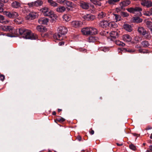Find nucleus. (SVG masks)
Segmentation results:
<instances>
[{"label":"nucleus","mask_w":152,"mask_h":152,"mask_svg":"<svg viewBox=\"0 0 152 152\" xmlns=\"http://www.w3.org/2000/svg\"><path fill=\"white\" fill-rule=\"evenodd\" d=\"M19 35H22L23 37L26 39H35L37 38L36 35L32 34L31 31L24 28H21L19 29Z\"/></svg>","instance_id":"1"},{"label":"nucleus","mask_w":152,"mask_h":152,"mask_svg":"<svg viewBox=\"0 0 152 152\" xmlns=\"http://www.w3.org/2000/svg\"><path fill=\"white\" fill-rule=\"evenodd\" d=\"M138 31L140 34L143 36H145V37L146 39H149L150 38V34H149L148 32L143 27H139Z\"/></svg>","instance_id":"2"},{"label":"nucleus","mask_w":152,"mask_h":152,"mask_svg":"<svg viewBox=\"0 0 152 152\" xmlns=\"http://www.w3.org/2000/svg\"><path fill=\"white\" fill-rule=\"evenodd\" d=\"M39 14L37 12H30L25 17L27 20L34 19L38 17Z\"/></svg>","instance_id":"3"},{"label":"nucleus","mask_w":152,"mask_h":152,"mask_svg":"<svg viewBox=\"0 0 152 152\" xmlns=\"http://www.w3.org/2000/svg\"><path fill=\"white\" fill-rule=\"evenodd\" d=\"M51 10H50L49 9L48 7H43L40 9V11L45 16H48L49 15V14Z\"/></svg>","instance_id":"4"},{"label":"nucleus","mask_w":152,"mask_h":152,"mask_svg":"<svg viewBox=\"0 0 152 152\" xmlns=\"http://www.w3.org/2000/svg\"><path fill=\"white\" fill-rule=\"evenodd\" d=\"M58 30L59 33L63 35L66 34L67 32V28L64 26H61L58 27Z\"/></svg>","instance_id":"5"},{"label":"nucleus","mask_w":152,"mask_h":152,"mask_svg":"<svg viewBox=\"0 0 152 152\" xmlns=\"http://www.w3.org/2000/svg\"><path fill=\"white\" fill-rule=\"evenodd\" d=\"M141 4L144 6L149 7L152 6V2L150 0H142Z\"/></svg>","instance_id":"6"},{"label":"nucleus","mask_w":152,"mask_h":152,"mask_svg":"<svg viewBox=\"0 0 152 152\" xmlns=\"http://www.w3.org/2000/svg\"><path fill=\"white\" fill-rule=\"evenodd\" d=\"M71 23L72 26L75 28H79L82 25L81 22L78 20H73L71 22Z\"/></svg>","instance_id":"7"},{"label":"nucleus","mask_w":152,"mask_h":152,"mask_svg":"<svg viewBox=\"0 0 152 152\" xmlns=\"http://www.w3.org/2000/svg\"><path fill=\"white\" fill-rule=\"evenodd\" d=\"M99 25L102 28H106L108 26L109 22L107 20H102L100 22Z\"/></svg>","instance_id":"8"},{"label":"nucleus","mask_w":152,"mask_h":152,"mask_svg":"<svg viewBox=\"0 0 152 152\" xmlns=\"http://www.w3.org/2000/svg\"><path fill=\"white\" fill-rule=\"evenodd\" d=\"M64 35L61 34L58 32V33L55 34L53 36L54 39L55 40H61L63 39Z\"/></svg>","instance_id":"9"},{"label":"nucleus","mask_w":152,"mask_h":152,"mask_svg":"<svg viewBox=\"0 0 152 152\" xmlns=\"http://www.w3.org/2000/svg\"><path fill=\"white\" fill-rule=\"evenodd\" d=\"M83 18L86 20H93L95 19V16L89 14H87L83 15Z\"/></svg>","instance_id":"10"},{"label":"nucleus","mask_w":152,"mask_h":152,"mask_svg":"<svg viewBox=\"0 0 152 152\" xmlns=\"http://www.w3.org/2000/svg\"><path fill=\"white\" fill-rule=\"evenodd\" d=\"M127 10L131 13H134L136 12L141 11L142 9L140 7H136L134 8L131 7L127 9Z\"/></svg>","instance_id":"11"},{"label":"nucleus","mask_w":152,"mask_h":152,"mask_svg":"<svg viewBox=\"0 0 152 152\" xmlns=\"http://www.w3.org/2000/svg\"><path fill=\"white\" fill-rule=\"evenodd\" d=\"M48 19L46 18H40L38 20L39 23L41 24H47V23L48 22Z\"/></svg>","instance_id":"12"},{"label":"nucleus","mask_w":152,"mask_h":152,"mask_svg":"<svg viewBox=\"0 0 152 152\" xmlns=\"http://www.w3.org/2000/svg\"><path fill=\"white\" fill-rule=\"evenodd\" d=\"M36 28L38 31L41 32H44L47 31V28L42 26H38Z\"/></svg>","instance_id":"13"},{"label":"nucleus","mask_w":152,"mask_h":152,"mask_svg":"<svg viewBox=\"0 0 152 152\" xmlns=\"http://www.w3.org/2000/svg\"><path fill=\"white\" fill-rule=\"evenodd\" d=\"M131 1L129 0H126L121 2L120 3V5L121 9H122L124 7L126 6L129 4Z\"/></svg>","instance_id":"14"},{"label":"nucleus","mask_w":152,"mask_h":152,"mask_svg":"<svg viewBox=\"0 0 152 152\" xmlns=\"http://www.w3.org/2000/svg\"><path fill=\"white\" fill-rule=\"evenodd\" d=\"M82 33L84 35H90L89 27L83 28L81 30Z\"/></svg>","instance_id":"15"},{"label":"nucleus","mask_w":152,"mask_h":152,"mask_svg":"<svg viewBox=\"0 0 152 152\" xmlns=\"http://www.w3.org/2000/svg\"><path fill=\"white\" fill-rule=\"evenodd\" d=\"M131 21L133 23H140L142 21V19L138 17H135L132 18Z\"/></svg>","instance_id":"16"},{"label":"nucleus","mask_w":152,"mask_h":152,"mask_svg":"<svg viewBox=\"0 0 152 152\" xmlns=\"http://www.w3.org/2000/svg\"><path fill=\"white\" fill-rule=\"evenodd\" d=\"M123 40L125 42H131L132 40V38L128 34H125L122 37Z\"/></svg>","instance_id":"17"},{"label":"nucleus","mask_w":152,"mask_h":152,"mask_svg":"<svg viewBox=\"0 0 152 152\" xmlns=\"http://www.w3.org/2000/svg\"><path fill=\"white\" fill-rule=\"evenodd\" d=\"M80 6L84 9H88L89 6L88 3L81 1L80 3Z\"/></svg>","instance_id":"18"},{"label":"nucleus","mask_w":152,"mask_h":152,"mask_svg":"<svg viewBox=\"0 0 152 152\" xmlns=\"http://www.w3.org/2000/svg\"><path fill=\"white\" fill-rule=\"evenodd\" d=\"M66 10V8L65 7L60 6L56 8V10L58 12L63 13Z\"/></svg>","instance_id":"19"},{"label":"nucleus","mask_w":152,"mask_h":152,"mask_svg":"<svg viewBox=\"0 0 152 152\" xmlns=\"http://www.w3.org/2000/svg\"><path fill=\"white\" fill-rule=\"evenodd\" d=\"M48 16H49L53 20L57 19L58 18L57 16L52 11L50 12L49 15H48Z\"/></svg>","instance_id":"20"},{"label":"nucleus","mask_w":152,"mask_h":152,"mask_svg":"<svg viewBox=\"0 0 152 152\" xmlns=\"http://www.w3.org/2000/svg\"><path fill=\"white\" fill-rule=\"evenodd\" d=\"M71 17V15L68 14H64L62 17L64 20L66 22H68L70 20Z\"/></svg>","instance_id":"21"},{"label":"nucleus","mask_w":152,"mask_h":152,"mask_svg":"<svg viewBox=\"0 0 152 152\" xmlns=\"http://www.w3.org/2000/svg\"><path fill=\"white\" fill-rule=\"evenodd\" d=\"M90 35L96 34L97 33V29L95 28L89 27Z\"/></svg>","instance_id":"22"},{"label":"nucleus","mask_w":152,"mask_h":152,"mask_svg":"<svg viewBox=\"0 0 152 152\" xmlns=\"http://www.w3.org/2000/svg\"><path fill=\"white\" fill-rule=\"evenodd\" d=\"M110 36L113 38H116L118 36V33L117 31H113L110 33Z\"/></svg>","instance_id":"23"},{"label":"nucleus","mask_w":152,"mask_h":152,"mask_svg":"<svg viewBox=\"0 0 152 152\" xmlns=\"http://www.w3.org/2000/svg\"><path fill=\"white\" fill-rule=\"evenodd\" d=\"M117 26V24L114 22L112 21L109 23L108 27L110 28H115Z\"/></svg>","instance_id":"24"},{"label":"nucleus","mask_w":152,"mask_h":152,"mask_svg":"<svg viewBox=\"0 0 152 152\" xmlns=\"http://www.w3.org/2000/svg\"><path fill=\"white\" fill-rule=\"evenodd\" d=\"M123 27L126 30L129 32L132 31V28L131 26L129 24H126L124 25Z\"/></svg>","instance_id":"25"},{"label":"nucleus","mask_w":152,"mask_h":152,"mask_svg":"<svg viewBox=\"0 0 152 152\" xmlns=\"http://www.w3.org/2000/svg\"><path fill=\"white\" fill-rule=\"evenodd\" d=\"M50 5L52 7H57L58 4L54 1L53 0H48V1Z\"/></svg>","instance_id":"26"},{"label":"nucleus","mask_w":152,"mask_h":152,"mask_svg":"<svg viewBox=\"0 0 152 152\" xmlns=\"http://www.w3.org/2000/svg\"><path fill=\"white\" fill-rule=\"evenodd\" d=\"M12 6L14 8H18L20 7V4L18 1H15L12 4Z\"/></svg>","instance_id":"27"},{"label":"nucleus","mask_w":152,"mask_h":152,"mask_svg":"<svg viewBox=\"0 0 152 152\" xmlns=\"http://www.w3.org/2000/svg\"><path fill=\"white\" fill-rule=\"evenodd\" d=\"M141 46L143 48H146L150 45L149 42L147 41H143L141 43Z\"/></svg>","instance_id":"28"},{"label":"nucleus","mask_w":152,"mask_h":152,"mask_svg":"<svg viewBox=\"0 0 152 152\" xmlns=\"http://www.w3.org/2000/svg\"><path fill=\"white\" fill-rule=\"evenodd\" d=\"M145 23L148 28L150 29L152 28V22L151 21L146 20L145 21Z\"/></svg>","instance_id":"29"},{"label":"nucleus","mask_w":152,"mask_h":152,"mask_svg":"<svg viewBox=\"0 0 152 152\" xmlns=\"http://www.w3.org/2000/svg\"><path fill=\"white\" fill-rule=\"evenodd\" d=\"M3 14L9 18H12V12L4 11L3 12Z\"/></svg>","instance_id":"30"},{"label":"nucleus","mask_w":152,"mask_h":152,"mask_svg":"<svg viewBox=\"0 0 152 152\" xmlns=\"http://www.w3.org/2000/svg\"><path fill=\"white\" fill-rule=\"evenodd\" d=\"M65 4L68 7L71 8L73 7V6L74 5L72 2L67 0H66V1L64 4V5Z\"/></svg>","instance_id":"31"},{"label":"nucleus","mask_w":152,"mask_h":152,"mask_svg":"<svg viewBox=\"0 0 152 152\" xmlns=\"http://www.w3.org/2000/svg\"><path fill=\"white\" fill-rule=\"evenodd\" d=\"M65 119L60 117H58L55 120V122L57 123V122H62L65 121Z\"/></svg>","instance_id":"32"},{"label":"nucleus","mask_w":152,"mask_h":152,"mask_svg":"<svg viewBox=\"0 0 152 152\" xmlns=\"http://www.w3.org/2000/svg\"><path fill=\"white\" fill-rule=\"evenodd\" d=\"M97 40V38L94 37H90L88 39V41L89 42H94Z\"/></svg>","instance_id":"33"},{"label":"nucleus","mask_w":152,"mask_h":152,"mask_svg":"<svg viewBox=\"0 0 152 152\" xmlns=\"http://www.w3.org/2000/svg\"><path fill=\"white\" fill-rule=\"evenodd\" d=\"M35 6L38 7L42 5L43 4V2L41 1H37L34 2Z\"/></svg>","instance_id":"34"},{"label":"nucleus","mask_w":152,"mask_h":152,"mask_svg":"<svg viewBox=\"0 0 152 152\" xmlns=\"http://www.w3.org/2000/svg\"><path fill=\"white\" fill-rule=\"evenodd\" d=\"M23 21V19L21 18H16L15 20V22L17 24H20Z\"/></svg>","instance_id":"35"},{"label":"nucleus","mask_w":152,"mask_h":152,"mask_svg":"<svg viewBox=\"0 0 152 152\" xmlns=\"http://www.w3.org/2000/svg\"><path fill=\"white\" fill-rule=\"evenodd\" d=\"M115 43L118 46H124L125 45V44L124 43L118 40H116L115 42Z\"/></svg>","instance_id":"36"},{"label":"nucleus","mask_w":152,"mask_h":152,"mask_svg":"<svg viewBox=\"0 0 152 152\" xmlns=\"http://www.w3.org/2000/svg\"><path fill=\"white\" fill-rule=\"evenodd\" d=\"M105 16L106 14L103 12H102L98 14V17L99 18H101L104 17Z\"/></svg>","instance_id":"37"},{"label":"nucleus","mask_w":152,"mask_h":152,"mask_svg":"<svg viewBox=\"0 0 152 152\" xmlns=\"http://www.w3.org/2000/svg\"><path fill=\"white\" fill-rule=\"evenodd\" d=\"M120 0H109L108 3L111 4H114L116 2H118Z\"/></svg>","instance_id":"38"},{"label":"nucleus","mask_w":152,"mask_h":152,"mask_svg":"<svg viewBox=\"0 0 152 152\" xmlns=\"http://www.w3.org/2000/svg\"><path fill=\"white\" fill-rule=\"evenodd\" d=\"M113 15L115 17L116 22L120 20L121 19V17L119 15L115 14H114Z\"/></svg>","instance_id":"39"},{"label":"nucleus","mask_w":152,"mask_h":152,"mask_svg":"<svg viewBox=\"0 0 152 152\" xmlns=\"http://www.w3.org/2000/svg\"><path fill=\"white\" fill-rule=\"evenodd\" d=\"M6 31H12L13 29V27L11 26H7Z\"/></svg>","instance_id":"40"},{"label":"nucleus","mask_w":152,"mask_h":152,"mask_svg":"<svg viewBox=\"0 0 152 152\" xmlns=\"http://www.w3.org/2000/svg\"><path fill=\"white\" fill-rule=\"evenodd\" d=\"M12 18H16L18 16V13L15 12H12Z\"/></svg>","instance_id":"41"},{"label":"nucleus","mask_w":152,"mask_h":152,"mask_svg":"<svg viewBox=\"0 0 152 152\" xmlns=\"http://www.w3.org/2000/svg\"><path fill=\"white\" fill-rule=\"evenodd\" d=\"M129 148L134 151L136 149V147L133 144H131L129 145Z\"/></svg>","instance_id":"42"},{"label":"nucleus","mask_w":152,"mask_h":152,"mask_svg":"<svg viewBox=\"0 0 152 152\" xmlns=\"http://www.w3.org/2000/svg\"><path fill=\"white\" fill-rule=\"evenodd\" d=\"M7 26H0V29L1 30L6 31Z\"/></svg>","instance_id":"43"},{"label":"nucleus","mask_w":152,"mask_h":152,"mask_svg":"<svg viewBox=\"0 0 152 152\" xmlns=\"http://www.w3.org/2000/svg\"><path fill=\"white\" fill-rule=\"evenodd\" d=\"M28 5L30 7H35L34 2L29 3L28 4Z\"/></svg>","instance_id":"44"},{"label":"nucleus","mask_w":152,"mask_h":152,"mask_svg":"<svg viewBox=\"0 0 152 152\" xmlns=\"http://www.w3.org/2000/svg\"><path fill=\"white\" fill-rule=\"evenodd\" d=\"M66 0H57V1L60 4H64Z\"/></svg>","instance_id":"45"},{"label":"nucleus","mask_w":152,"mask_h":152,"mask_svg":"<svg viewBox=\"0 0 152 152\" xmlns=\"http://www.w3.org/2000/svg\"><path fill=\"white\" fill-rule=\"evenodd\" d=\"M144 14L146 16H149L151 15L152 14L151 12L147 11L145 12L144 13Z\"/></svg>","instance_id":"46"},{"label":"nucleus","mask_w":152,"mask_h":152,"mask_svg":"<svg viewBox=\"0 0 152 152\" xmlns=\"http://www.w3.org/2000/svg\"><path fill=\"white\" fill-rule=\"evenodd\" d=\"M14 34L18 36L19 35V29H16L14 31Z\"/></svg>","instance_id":"47"},{"label":"nucleus","mask_w":152,"mask_h":152,"mask_svg":"<svg viewBox=\"0 0 152 152\" xmlns=\"http://www.w3.org/2000/svg\"><path fill=\"white\" fill-rule=\"evenodd\" d=\"M125 49L127 52L130 53L134 52L135 51V50L133 49H128V50L127 49Z\"/></svg>","instance_id":"48"},{"label":"nucleus","mask_w":152,"mask_h":152,"mask_svg":"<svg viewBox=\"0 0 152 152\" xmlns=\"http://www.w3.org/2000/svg\"><path fill=\"white\" fill-rule=\"evenodd\" d=\"M5 78V76L3 75H0V80L3 81Z\"/></svg>","instance_id":"49"},{"label":"nucleus","mask_w":152,"mask_h":152,"mask_svg":"<svg viewBox=\"0 0 152 152\" xmlns=\"http://www.w3.org/2000/svg\"><path fill=\"white\" fill-rule=\"evenodd\" d=\"M152 151V145H151L149 146L148 149L146 151L148 152H151Z\"/></svg>","instance_id":"50"},{"label":"nucleus","mask_w":152,"mask_h":152,"mask_svg":"<svg viewBox=\"0 0 152 152\" xmlns=\"http://www.w3.org/2000/svg\"><path fill=\"white\" fill-rule=\"evenodd\" d=\"M7 36L11 37H16V36L14 34H7Z\"/></svg>","instance_id":"51"},{"label":"nucleus","mask_w":152,"mask_h":152,"mask_svg":"<svg viewBox=\"0 0 152 152\" xmlns=\"http://www.w3.org/2000/svg\"><path fill=\"white\" fill-rule=\"evenodd\" d=\"M100 49V50H103L105 52L108 50V49L106 48H101Z\"/></svg>","instance_id":"52"},{"label":"nucleus","mask_w":152,"mask_h":152,"mask_svg":"<svg viewBox=\"0 0 152 152\" xmlns=\"http://www.w3.org/2000/svg\"><path fill=\"white\" fill-rule=\"evenodd\" d=\"M122 15L125 17H126L129 16L128 14L127 13L125 12H122Z\"/></svg>","instance_id":"53"},{"label":"nucleus","mask_w":152,"mask_h":152,"mask_svg":"<svg viewBox=\"0 0 152 152\" xmlns=\"http://www.w3.org/2000/svg\"><path fill=\"white\" fill-rule=\"evenodd\" d=\"M94 4H96L97 1L96 0H90Z\"/></svg>","instance_id":"54"},{"label":"nucleus","mask_w":152,"mask_h":152,"mask_svg":"<svg viewBox=\"0 0 152 152\" xmlns=\"http://www.w3.org/2000/svg\"><path fill=\"white\" fill-rule=\"evenodd\" d=\"M64 42L63 41L60 42L58 43V45L59 46H62L64 45Z\"/></svg>","instance_id":"55"},{"label":"nucleus","mask_w":152,"mask_h":152,"mask_svg":"<svg viewBox=\"0 0 152 152\" xmlns=\"http://www.w3.org/2000/svg\"><path fill=\"white\" fill-rule=\"evenodd\" d=\"M77 139L79 141H80L81 140V137L80 136H78L77 137Z\"/></svg>","instance_id":"56"},{"label":"nucleus","mask_w":152,"mask_h":152,"mask_svg":"<svg viewBox=\"0 0 152 152\" xmlns=\"http://www.w3.org/2000/svg\"><path fill=\"white\" fill-rule=\"evenodd\" d=\"M152 129V128L151 126H148L145 129H146V130H148L149 129Z\"/></svg>","instance_id":"57"},{"label":"nucleus","mask_w":152,"mask_h":152,"mask_svg":"<svg viewBox=\"0 0 152 152\" xmlns=\"http://www.w3.org/2000/svg\"><path fill=\"white\" fill-rule=\"evenodd\" d=\"M97 3H96V5H98V6H100L101 5V3L99 1H97Z\"/></svg>","instance_id":"58"},{"label":"nucleus","mask_w":152,"mask_h":152,"mask_svg":"<svg viewBox=\"0 0 152 152\" xmlns=\"http://www.w3.org/2000/svg\"><path fill=\"white\" fill-rule=\"evenodd\" d=\"M4 17L1 15H0V20H4Z\"/></svg>","instance_id":"59"},{"label":"nucleus","mask_w":152,"mask_h":152,"mask_svg":"<svg viewBox=\"0 0 152 152\" xmlns=\"http://www.w3.org/2000/svg\"><path fill=\"white\" fill-rule=\"evenodd\" d=\"M89 132L91 134H93L94 133V131L93 130L91 129V131H89Z\"/></svg>","instance_id":"60"},{"label":"nucleus","mask_w":152,"mask_h":152,"mask_svg":"<svg viewBox=\"0 0 152 152\" xmlns=\"http://www.w3.org/2000/svg\"><path fill=\"white\" fill-rule=\"evenodd\" d=\"M3 9L2 7H0V13L1 12H3Z\"/></svg>","instance_id":"61"},{"label":"nucleus","mask_w":152,"mask_h":152,"mask_svg":"<svg viewBox=\"0 0 152 152\" xmlns=\"http://www.w3.org/2000/svg\"><path fill=\"white\" fill-rule=\"evenodd\" d=\"M0 1L4 3H7L8 2V0H0Z\"/></svg>","instance_id":"62"},{"label":"nucleus","mask_w":152,"mask_h":152,"mask_svg":"<svg viewBox=\"0 0 152 152\" xmlns=\"http://www.w3.org/2000/svg\"><path fill=\"white\" fill-rule=\"evenodd\" d=\"M116 10L117 12H119L120 11V9L118 8H116Z\"/></svg>","instance_id":"63"},{"label":"nucleus","mask_w":152,"mask_h":152,"mask_svg":"<svg viewBox=\"0 0 152 152\" xmlns=\"http://www.w3.org/2000/svg\"><path fill=\"white\" fill-rule=\"evenodd\" d=\"M116 144L117 145H118V146H121L123 145L122 144H119L118 143H116Z\"/></svg>","instance_id":"64"}]
</instances>
